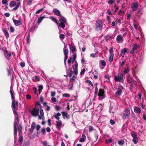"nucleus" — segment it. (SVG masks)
<instances>
[{"label":"nucleus","mask_w":146,"mask_h":146,"mask_svg":"<svg viewBox=\"0 0 146 146\" xmlns=\"http://www.w3.org/2000/svg\"><path fill=\"white\" fill-rule=\"evenodd\" d=\"M95 26L96 30L97 31H100L102 29L103 23L101 20H98L96 22Z\"/></svg>","instance_id":"f257e3e1"},{"label":"nucleus","mask_w":146,"mask_h":146,"mask_svg":"<svg viewBox=\"0 0 146 146\" xmlns=\"http://www.w3.org/2000/svg\"><path fill=\"white\" fill-rule=\"evenodd\" d=\"M123 74L119 73L117 75V76H114V80L115 82L119 81L120 82L123 83L124 80L123 78Z\"/></svg>","instance_id":"f03ea898"},{"label":"nucleus","mask_w":146,"mask_h":146,"mask_svg":"<svg viewBox=\"0 0 146 146\" xmlns=\"http://www.w3.org/2000/svg\"><path fill=\"white\" fill-rule=\"evenodd\" d=\"M9 5L12 7L15 6L16 5V7L12 9L13 11L17 10L19 7L21 6V4L20 2H18L16 3L15 2L13 1H10Z\"/></svg>","instance_id":"7ed1b4c3"},{"label":"nucleus","mask_w":146,"mask_h":146,"mask_svg":"<svg viewBox=\"0 0 146 146\" xmlns=\"http://www.w3.org/2000/svg\"><path fill=\"white\" fill-rule=\"evenodd\" d=\"M59 21L60 22V23L58 25V27H61L62 28L64 29L65 27V24L67 22L66 19L64 17H63L62 18H60L59 19Z\"/></svg>","instance_id":"20e7f679"},{"label":"nucleus","mask_w":146,"mask_h":146,"mask_svg":"<svg viewBox=\"0 0 146 146\" xmlns=\"http://www.w3.org/2000/svg\"><path fill=\"white\" fill-rule=\"evenodd\" d=\"M130 113V111L128 108H126L125 109L123 114L122 116V118L123 119L129 118Z\"/></svg>","instance_id":"39448f33"},{"label":"nucleus","mask_w":146,"mask_h":146,"mask_svg":"<svg viewBox=\"0 0 146 146\" xmlns=\"http://www.w3.org/2000/svg\"><path fill=\"white\" fill-rule=\"evenodd\" d=\"M97 95L98 96L99 99L102 100L105 97V91L103 89H100Z\"/></svg>","instance_id":"423d86ee"},{"label":"nucleus","mask_w":146,"mask_h":146,"mask_svg":"<svg viewBox=\"0 0 146 146\" xmlns=\"http://www.w3.org/2000/svg\"><path fill=\"white\" fill-rule=\"evenodd\" d=\"M39 108H37V109L35 108H34L31 112V114L32 115L36 117L38 115Z\"/></svg>","instance_id":"0eeeda50"},{"label":"nucleus","mask_w":146,"mask_h":146,"mask_svg":"<svg viewBox=\"0 0 146 146\" xmlns=\"http://www.w3.org/2000/svg\"><path fill=\"white\" fill-rule=\"evenodd\" d=\"M72 67L74 69V74L76 75H77L78 74V64L77 61H75L74 62V65L72 66Z\"/></svg>","instance_id":"6e6552de"},{"label":"nucleus","mask_w":146,"mask_h":146,"mask_svg":"<svg viewBox=\"0 0 146 146\" xmlns=\"http://www.w3.org/2000/svg\"><path fill=\"white\" fill-rule=\"evenodd\" d=\"M116 41L118 43H122L124 41L123 36L121 35H118L116 38Z\"/></svg>","instance_id":"1a4fd4ad"},{"label":"nucleus","mask_w":146,"mask_h":146,"mask_svg":"<svg viewBox=\"0 0 146 146\" xmlns=\"http://www.w3.org/2000/svg\"><path fill=\"white\" fill-rule=\"evenodd\" d=\"M18 124L17 122L15 121L14 123V132L15 138L17 136V131Z\"/></svg>","instance_id":"9d476101"},{"label":"nucleus","mask_w":146,"mask_h":146,"mask_svg":"<svg viewBox=\"0 0 146 146\" xmlns=\"http://www.w3.org/2000/svg\"><path fill=\"white\" fill-rule=\"evenodd\" d=\"M69 46L70 50L72 52L73 54H74V52L76 51V46L74 44H73L69 45Z\"/></svg>","instance_id":"9b49d317"},{"label":"nucleus","mask_w":146,"mask_h":146,"mask_svg":"<svg viewBox=\"0 0 146 146\" xmlns=\"http://www.w3.org/2000/svg\"><path fill=\"white\" fill-rule=\"evenodd\" d=\"M12 108L13 110V111H15V114L18 115V114L17 112L15 111L16 108L17 107L16 106V104L15 100H13L12 102Z\"/></svg>","instance_id":"f8f14e48"},{"label":"nucleus","mask_w":146,"mask_h":146,"mask_svg":"<svg viewBox=\"0 0 146 146\" xmlns=\"http://www.w3.org/2000/svg\"><path fill=\"white\" fill-rule=\"evenodd\" d=\"M59 121H56V127L59 130H60L61 127L62 125V122L60 120H58Z\"/></svg>","instance_id":"ddd939ff"},{"label":"nucleus","mask_w":146,"mask_h":146,"mask_svg":"<svg viewBox=\"0 0 146 146\" xmlns=\"http://www.w3.org/2000/svg\"><path fill=\"white\" fill-rule=\"evenodd\" d=\"M36 127V123L35 122H33L31 125V128L29 130L30 131V134H32Z\"/></svg>","instance_id":"4468645a"},{"label":"nucleus","mask_w":146,"mask_h":146,"mask_svg":"<svg viewBox=\"0 0 146 146\" xmlns=\"http://www.w3.org/2000/svg\"><path fill=\"white\" fill-rule=\"evenodd\" d=\"M4 55L5 57L8 59H10V57L11 55V53H9L8 50H5V52L4 53Z\"/></svg>","instance_id":"2eb2a0df"},{"label":"nucleus","mask_w":146,"mask_h":146,"mask_svg":"<svg viewBox=\"0 0 146 146\" xmlns=\"http://www.w3.org/2000/svg\"><path fill=\"white\" fill-rule=\"evenodd\" d=\"M13 21L14 24L16 26L21 25L22 24V23L20 20H18L14 19Z\"/></svg>","instance_id":"dca6fc26"},{"label":"nucleus","mask_w":146,"mask_h":146,"mask_svg":"<svg viewBox=\"0 0 146 146\" xmlns=\"http://www.w3.org/2000/svg\"><path fill=\"white\" fill-rule=\"evenodd\" d=\"M138 6V5L137 4L135 3H133L132 4L131 6V8L132 9L133 11H136L137 9Z\"/></svg>","instance_id":"f3484780"},{"label":"nucleus","mask_w":146,"mask_h":146,"mask_svg":"<svg viewBox=\"0 0 146 146\" xmlns=\"http://www.w3.org/2000/svg\"><path fill=\"white\" fill-rule=\"evenodd\" d=\"M141 108H137L136 106H135L134 109V111L138 114H140L141 112Z\"/></svg>","instance_id":"a211bd4d"},{"label":"nucleus","mask_w":146,"mask_h":146,"mask_svg":"<svg viewBox=\"0 0 146 146\" xmlns=\"http://www.w3.org/2000/svg\"><path fill=\"white\" fill-rule=\"evenodd\" d=\"M53 11L54 13L57 16H61L60 11L58 9H54Z\"/></svg>","instance_id":"6ab92c4d"},{"label":"nucleus","mask_w":146,"mask_h":146,"mask_svg":"<svg viewBox=\"0 0 146 146\" xmlns=\"http://www.w3.org/2000/svg\"><path fill=\"white\" fill-rule=\"evenodd\" d=\"M3 31L4 33L5 37L7 39H8L9 36V34L8 32L7 31L4 29H3Z\"/></svg>","instance_id":"aec40b11"},{"label":"nucleus","mask_w":146,"mask_h":146,"mask_svg":"<svg viewBox=\"0 0 146 146\" xmlns=\"http://www.w3.org/2000/svg\"><path fill=\"white\" fill-rule=\"evenodd\" d=\"M22 126L21 124H20L18 126V131L19 132V135H20L22 133Z\"/></svg>","instance_id":"412c9836"},{"label":"nucleus","mask_w":146,"mask_h":146,"mask_svg":"<svg viewBox=\"0 0 146 146\" xmlns=\"http://www.w3.org/2000/svg\"><path fill=\"white\" fill-rule=\"evenodd\" d=\"M122 90L120 88H118L117 91L115 93V95L116 96H119L121 95Z\"/></svg>","instance_id":"4be33fe9"},{"label":"nucleus","mask_w":146,"mask_h":146,"mask_svg":"<svg viewBox=\"0 0 146 146\" xmlns=\"http://www.w3.org/2000/svg\"><path fill=\"white\" fill-rule=\"evenodd\" d=\"M86 137L84 134L83 133L82 135V138H80L79 141L80 142H84L86 140Z\"/></svg>","instance_id":"5701e85b"},{"label":"nucleus","mask_w":146,"mask_h":146,"mask_svg":"<svg viewBox=\"0 0 146 146\" xmlns=\"http://www.w3.org/2000/svg\"><path fill=\"white\" fill-rule=\"evenodd\" d=\"M62 114L64 117H66L67 119H68L70 118L69 116L67 113L63 111L62 112Z\"/></svg>","instance_id":"b1692460"},{"label":"nucleus","mask_w":146,"mask_h":146,"mask_svg":"<svg viewBox=\"0 0 146 146\" xmlns=\"http://www.w3.org/2000/svg\"><path fill=\"white\" fill-rule=\"evenodd\" d=\"M61 115V114L59 112H58L56 114L54 115V117L55 118L58 120H59L60 119L59 116Z\"/></svg>","instance_id":"393cba45"},{"label":"nucleus","mask_w":146,"mask_h":146,"mask_svg":"<svg viewBox=\"0 0 146 146\" xmlns=\"http://www.w3.org/2000/svg\"><path fill=\"white\" fill-rule=\"evenodd\" d=\"M50 18L51 19V20L53 21L57 25L58 24V20L56 18H55L52 16L50 17Z\"/></svg>","instance_id":"a878e982"},{"label":"nucleus","mask_w":146,"mask_h":146,"mask_svg":"<svg viewBox=\"0 0 146 146\" xmlns=\"http://www.w3.org/2000/svg\"><path fill=\"white\" fill-rule=\"evenodd\" d=\"M139 47V46L137 44H133L132 49L133 50H136Z\"/></svg>","instance_id":"bb28decb"},{"label":"nucleus","mask_w":146,"mask_h":146,"mask_svg":"<svg viewBox=\"0 0 146 146\" xmlns=\"http://www.w3.org/2000/svg\"><path fill=\"white\" fill-rule=\"evenodd\" d=\"M133 80L134 81L133 79L131 78L129 76H128L127 77V82H128V84H129L131 82H132V81Z\"/></svg>","instance_id":"cd10ccee"},{"label":"nucleus","mask_w":146,"mask_h":146,"mask_svg":"<svg viewBox=\"0 0 146 146\" xmlns=\"http://www.w3.org/2000/svg\"><path fill=\"white\" fill-rule=\"evenodd\" d=\"M66 46H64L63 49V52L64 55L68 54V50L66 48Z\"/></svg>","instance_id":"c85d7f7f"},{"label":"nucleus","mask_w":146,"mask_h":146,"mask_svg":"<svg viewBox=\"0 0 146 146\" xmlns=\"http://www.w3.org/2000/svg\"><path fill=\"white\" fill-rule=\"evenodd\" d=\"M76 78V76H73L72 77L70 80V82L72 83L74 82Z\"/></svg>","instance_id":"c756f323"},{"label":"nucleus","mask_w":146,"mask_h":146,"mask_svg":"<svg viewBox=\"0 0 146 146\" xmlns=\"http://www.w3.org/2000/svg\"><path fill=\"white\" fill-rule=\"evenodd\" d=\"M70 69V71L69 72L68 74V76L69 77H71L72 75L73 74V73H74V71L73 72L71 68H70L69 69Z\"/></svg>","instance_id":"7c9ffc66"},{"label":"nucleus","mask_w":146,"mask_h":146,"mask_svg":"<svg viewBox=\"0 0 146 146\" xmlns=\"http://www.w3.org/2000/svg\"><path fill=\"white\" fill-rule=\"evenodd\" d=\"M129 67L128 66L127 68L125 69L123 72V74H126L129 72Z\"/></svg>","instance_id":"2f4dec72"},{"label":"nucleus","mask_w":146,"mask_h":146,"mask_svg":"<svg viewBox=\"0 0 146 146\" xmlns=\"http://www.w3.org/2000/svg\"><path fill=\"white\" fill-rule=\"evenodd\" d=\"M23 136L22 135H20L18 140V142L20 143H21L23 141Z\"/></svg>","instance_id":"473e14b6"},{"label":"nucleus","mask_w":146,"mask_h":146,"mask_svg":"<svg viewBox=\"0 0 146 146\" xmlns=\"http://www.w3.org/2000/svg\"><path fill=\"white\" fill-rule=\"evenodd\" d=\"M131 135L132 137L133 138H137V135L136 133L134 131H133L131 132Z\"/></svg>","instance_id":"72a5a7b5"},{"label":"nucleus","mask_w":146,"mask_h":146,"mask_svg":"<svg viewBox=\"0 0 146 146\" xmlns=\"http://www.w3.org/2000/svg\"><path fill=\"white\" fill-rule=\"evenodd\" d=\"M38 91L39 92V94H40L43 88V86L42 85H40L38 86Z\"/></svg>","instance_id":"f704fd0d"},{"label":"nucleus","mask_w":146,"mask_h":146,"mask_svg":"<svg viewBox=\"0 0 146 146\" xmlns=\"http://www.w3.org/2000/svg\"><path fill=\"white\" fill-rule=\"evenodd\" d=\"M29 141H27L24 143L22 146H29Z\"/></svg>","instance_id":"c9c22d12"},{"label":"nucleus","mask_w":146,"mask_h":146,"mask_svg":"<svg viewBox=\"0 0 146 146\" xmlns=\"http://www.w3.org/2000/svg\"><path fill=\"white\" fill-rule=\"evenodd\" d=\"M44 18V17H39L38 19L37 23H40Z\"/></svg>","instance_id":"e433bc0d"},{"label":"nucleus","mask_w":146,"mask_h":146,"mask_svg":"<svg viewBox=\"0 0 146 146\" xmlns=\"http://www.w3.org/2000/svg\"><path fill=\"white\" fill-rule=\"evenodd\" d=\"M40 115L41 116L43 117V118H44V113L42 109H40L39 110Z\"/></svg>","instance_id":"4c0bfd02"},{"label":"nucleus","mask_w":146,"mask_h":146,"mask_svg":"<svg viewBox=\"0 0 146 146\" xmlns=\"http://www.w3.org/2000/svg\"><path fill=\"white\" fill-rule=\"evenodd\" d=\"M110 56L109 59V61L110 62H112L113 60V54H111V55H110Z\"/></svg>","instance_id":"58836bf2"},{"label":"nucleus","mask_w":146,"mask_h":146,"mask_svg":"<svg viewBox=\"0 0 146 146\" xmlns=\"http://www.w3.org/2000/svg\"><path fill=\"white\" fill-rule=\"evenodd\" d=\"M85 82L86 83H88L89 84H90L89 85H90L92 86L93 87V85L92 84V82L90 80H86L85 81Z\"/></svg>","instance_id":"ea45409f"},{"label":"nucleus","mask_w":146,"mask_h":146,"mask_svg":"<svg viewBox=\"0 0 146 146\" xmlns=\"http://www.w3.org/2000/svg\"><path fill=\"white\" fill-rule=\"evenodd\" d=\"M74 83H69V86H70V87L69 88V89L70 90H72V89L73 87Z\"/></svg>","instance_id":"a19ab883"},{"label":"nucleus","mask_w":146,"mask_h":146,"mask_svg":"<svg viewBox=\"0 0 146 146\" xmlns=\"http://www.w3.org/2000/svg\"><path fill=\"white\" fill-rule=\"evenodd\" d=\"M112 141V140L111 139H109L106 140L105 141V143L106 144H108L109 143H111Z\"/></svg>","instance_id":"79ce46f5"},{"label":"nucleus","mask_w":146,"mask_h":146,"mask_svg":"<svg viewBox=\"0 0 146 146\" xmlns=\"http://www.w3.org/2000/svg\"><path fill=\"white\" fill-rule=\"evenodd\" d=\"M43 9V8H42L38 10H37L35 13L36 14H38L42 12Z\"/></svg>","instance_id":"37998d69"},{"label":"nucleus","mask_w":146,"mask_h":146,"mask_svg":"<svg viewBox=\"0 0 146 146\" xmlns=\"http://www.w3.org/2000/svg\"><path fill=\"white\" fill-rule=\"evenodd\" d=\"M101 64L102 66L105 67L106 65V62L105 61L102 60L101 61Z\"/></svg>","instance_id":"c03bdc74"},{"label":"nucleus","mask_w":146,"mask_h":146,"mask_svg":"<svg viewBox=\"0 0 146 146\" xmlns=\"http://www.w3.org/2000/svg\"><path fill=\"white\" fill-rule=\"evenodd\" d=\"M124 143V140H120L118 141V143L119 145H123Z\"/></svg>","instance_id":"a18cd8bd"},{"label":"nucleus","mask_w":146,"mask_h":146,"mask_svg":"<svg viewBox=\"0 0 146 146\" xmlns=\"http://www.w3.org/2000/svg\"><path fill=\"white\" fill-rule=\"evenodd\" d=\"M137 138H133L132 140V141L135 144H136L137 142Z\"/></svg>","instance_id":"49530a36"},{"label":"nucleus","mask_w":146,"mask_h":146,"mask_svg":"<svg viewBox=\"0 0 146 146\" xmlns=\"http://www.w3.org/2000/svg\"><path fill=\"white\" fill-rule=\"evenodd\" d=\"M122 14H124V11H121V10H120L119 11L118 13V15H122Z\"/></svg>","instance_id":"de8ad7c7"},{"label":"nucleus","mask_w":146,"mask_h":146,"mask_svg":"<svg viewBox=\"0 0 146 146\" xmlns=\"http://www.w3.org/2000/svg\"><path fill=\"white\" fill-rule=\"evenodd\" d=\"M86 71V70L85 69H83L81 71L80 73V75H83L84 74L85 72Z\"/></svg>","instance_id":"09e8293b"},{"label":"nucleus","mask_w":146,"mask_h":146,"mask_svg":"<svg viewBox=\"0 0 146 146\" xmlns=\"http://www.w3.org/2000/svg\"><path fill=\"white\" fill-rule=\"evenodd\" d=\"M10 30L11 32L13 33L15 31V29L13 27L11 26L10 27Z\"/></svg>","instance_id":"8fccbe9b"},{"label":"nucleus","mask_w":146,"mask_h":146,"mask_svg":"<svg viewBox=\"0 0 146 146\" xmlns=\"http://www.w3.org/2000/svg\"><path fill=\"white\" fill-rule=\"evenodd\" d=\"M30 35H29L28 36L27 38V44H29L30 43Z\"/></svg>","instance_id":"3c124183"},{"label":"nucleus","mask_w":146,"mask_h":146,"mask_svg":"<svg viewBox=\"0 0 146 146\" xmlns=\"http://www.w3.org/2000/svg\"><path fill=\"white\" fill-rule=\"evenodd\" d=\"M122 51L123 52V55L122 56V57H124L125 53L127 52V49L126 48H124L123 51Z\"/></svg>","instance_id":"603ef678"},{"label":"nucleus","mask_w":146,"mask_h":146,"mask_svg":"<svg viewBox=\"0 0 146 146\" xmlns=\"http://www.w3.org/2000/svg\"><path fill=\"white\" fill-rule=\"evenodd\" d=\"M125 61H122L121 64L120 65V67H119V68H121V67L122 68L123 67V65L125 64Z\"/></svg>","instance_id":"864d4df0"},{"label":"nucleus","mask_w":146,"mask_h":146,"mask_svg":"<svg viewBox=\"0 0 146 146\" xmlns=\"http://www.w3.org/2000/svg\"><path fill=\"white\" fill-rule=\"evenodd\" d=\"M109 52H110V55H111V54H113V48H111L110 49Z\"/></svg>","instance_id":"5fc2aeb1"},{"label":"nucleus","mask_w":146,"mask_h":146,"mask_svg":"<svg viewBox=\"0 0 146 146\" xmlns=\"http://www.w3.org/2000/svg\"><path fill=\"white\" fill-rule=\"evenodd\" d=\"M41 133L45 135L46 133V131L45 128H43L41 131Z\"/></svg>","instance_id":"6e6d98bb"},{"label":"nucleus","mask_w":146,"mask_h":146,"mask_svg":"<svg viewBox=\"0 0 146 146\" xmlns=\"http://www.w3.org/2000/svg\"><path fill=\"white\" fill-rule=\"evenodd\" d=\"M129 84L130 85V89L131 90H132L133 88V86L132 82H131Z\"/></svg>","instance_id":"4d7b16f0"},{"label":"nucleus","mask_w":146,"mask_h":146,"mask_svg":"<svg viewBox=\"0 0 146 146\" xmlns=\"http://www.w3.org/2000/svg\"><path fill=\"white\" fill-rule=\"evenodd\" d=\"M7 0H2V3L4 5H6L7 4Z\"/></svg>","instance_id":"13d9d810"},{"label":"nucleus","mask_w":146,"mask_h":146,"mask_svg":"<svg viewBox=\"0 0 146 146\" xmlns=\"http://www.w3.org/2000/svg\"><path fill=\"white\" fill-rule=\"evenodd\" d=\"M65 36L64 34H61L60 35V38L61 40H63L64 39Z\"/></svg>","instance_id":"bf43d9fd"},{"label":"nucleus","mask_w":146,"mask_h":146,"mask_svg":"<svg viewBox=\"0 0 146 146\" xmlns=\"http://www.w3.org/2000/svg\"><path fill=\"white\" fill-rule=\"evenodd\" d=\"M110 124L112 125H114L115 123V122L112 119H111L110 120Z\"/></svg>","instance_id":"052dcab7"},{"label":"nucleus","mask_w":146,"mask_h":146,"mask_svg":"<svg viewBox=\"0 0 146 146\" xmlns=\"http://www.w3.org/2000/svg\"><path fill=\"white\" fill-rule=\"evenodd\" d=\"M63 96L66 97H70V95L68 94L65 93L63 94Z\"/></svg>","instance_id":"680f3d73"},{"label":"nucleus","mask_w":146,"mask_h":146,"mask_svg":"<svg viewBox=\"0 0 146 146\" xmlns=\"http://www.w3.org/2000/svg\"><path fill=\"white\" fill-rule=\"evenodd\" d=\"M20 65L22 67H24L25 66V64L24 62H21L20 63Z\"/></svg>","instance_id":"e2e57ef3"},{"label":"nucleus","mask_w":146,"mask_h":146,"mask_svg":"<svg viewBox=\"0 0 146 146\" xmlns=\"http://www.w3.org/2000/svg\"><path fill=\"white\" fill-rule=\"evenodd\" d=\"M55 108L57 111H59L60 108L59 106L56 105L55 106Z\"/></svg>","instance_id":"0e129e2a"},{"label":"nucleus","mask_w":146,"mask_h":146,"mask_svg":"<svg viewBox=\"0 0 146 146\" xmlns=\"http://www.w3.org/2000/svg\"><path fill=\"white\" fill-rule=\"evenodd\" d=\"M56 94V92H51V96L52 97L54 96Z\"/></svg>","instance_id":"69168bd1"},{"label":"nucleus","mask_w":146,"mask_h":146,"mask_svg":"<svg viewBox=\"0 0 146 146\" xmlns=\"http://www.w3.org/2000/svg\"><path fill=\"white\" fill-rule=\"evenodd\" d=\"M40 128V126L39 125H37L36 126V130L38 131Z\"/></svg>","instance_id":"338daca9"},{"label":"nucleus","mask_w":146,"mask_h":146,"mask_svg":"<svg viewBox=\"0 0 146 146\" xmlns=\"http://www.w3.org/2000/svg\"><path fill=\"white\" fill-rule=\"evenodd\" d=\"M115 1L113 0H110L108 3L109 4H111L114 3Z\"/></svg>","instance_id":"774afa93"}]
</instances>
